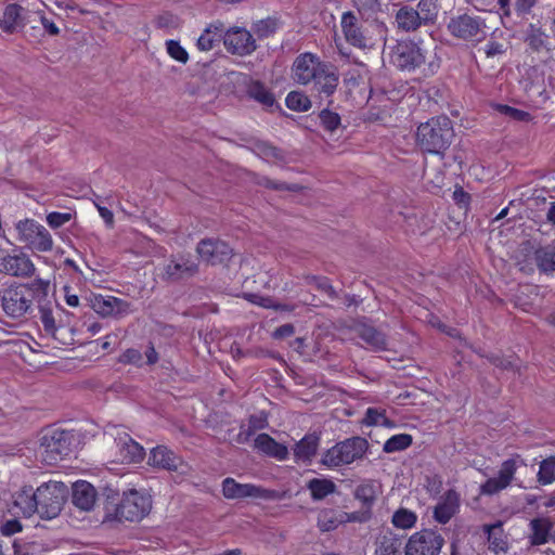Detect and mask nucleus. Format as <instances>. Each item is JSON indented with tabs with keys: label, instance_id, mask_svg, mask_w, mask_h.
I'll list each match as a JSON object with an SVG mask.
<instances>
[{
	"label": "nucleus",
	"instance_id": "1",
	"mask_svg": "<svg viewBox=\"0 0 555 555\" xmlns=\"http://www.w3.org/2000/svg\"><path fill=\"white\" fill-rule=\"evenodd\" d=\"M49 281L35 279L31 283L11 285L1 292V307L7 317L20 320L33 312V302L48 296Z\"/></svg>",
	"mask_w": 555,
	"mask_h": 555
},
{
	"label": "nucleus",
	"instance_id": "2",
	"mask_svg": "<svg viewBox=\"0 0 555 555\" xmlns=\"http://www.w3.org/2000/svg\"><path fill=\"white\" fill-rule=\"evenodd\" d=\"M390 62L401 70L412 72L422 66L425 75H433L440 64L436 53L428 50L422 42L400 40L390 47Z\"/></svg>",
	"mask_w": 555,
	"mask_h": 555
},
{
	"label": "nucleus",
	"instance_id": "3",
	"mask_svg": "<svg viewBox=\"0 0 555 555\" xmlns=\"http://www.w3.org/2000/svg\"><path fill=\"white\" fill-rule=\"evenodd\" d=\"M455 137L453 122L446 116H436L417 127V146L426 153L444 155Z\"/></svg>",
	"mask_w": 555,
	"mask_h": 555
},
{
	"label": "nucleus",
	"instance_id": "4",
	"mask_svg": "<svg viewBox=\"0 0 555 555\" xmlns=\"http://www.w3.org/2000/svg\"><path fill=\"white\" fill-rule=\"evenodd\" d=\"M75 441V434L70 430L48 429L40 439L42 462L47 465H56L72 454Z\"/></svg>",
	"mask_w": 555,
	"mask_h": 555
},
{
	"label": "nucleus",
	"instance_id": "5",
	"mask_svg": "<svg viewBox=\"0 0 555 555\" xmlns=\"http://www.w3.org/2000/svg\"><path fill=\"white\" fill-rule=\"evenodd\" d=\"M369 449V442L362 437H352L336 443L321 459V464L335 468L362 459Z\"/></svg>",
	"mask_w": 555,
	"mask_h": 555
},
{
	"label": "nucleus",
	"instance_id": "6",
	"mask_svg": "<svg viewBox=\"0 0 555 555\" xmlns=\"http://www.w3.org/2000/svg\"><path fill=\"white\" fill-rule=\"evenodd\" d=\"M37 514L42 519H53L62 511L67 496V487L61 481H49L37 489Z\"/></svg>",
	"mask_w": 555,
	"mask_h": 555
},
{
	"label": "nucleus",
	"instance_id": "7",
	"mask_svg": "<svg viewBox=\"0 0 555 555\" xmlns=\"http://www.w3.org/2000/svg\"><path fill=\"white\" fill-rule=\"evenodd\" d=\"M152 508V501L145 493L135 489L124 491L119 504L115 507L114 519L127 521H140Z\"/></svg>",
	"mask_w": 555,
	"mask_h": 555
},
{
	"label": "nucleus",
	"instance_id": "8",
	"mask_svg": "<svg viewBox=\"0 0 555 555\" xmlns=\"http://www.w3.org/2000/svg\"><path fill=\"white\" fill-rule=\"evenodd\" d=\"M18 242L26 247L46 253L53 247V240L49 231L34 219H23L15 224Z\"/></svg>",
	"mask_w": 555,
	"mask_h": 555
},
{
	"label": "nucleus",
	"instance_id": "9",
	"mask_svg": "<svg viewBox=\"0 0 555 555\" xmlns=\"http://www.w3.org/2000/svg\"><path fill=\"white\" fill-rule=\"evenodd\" d=\"M159 270L163 281L177 283L195 276L199 271V264L191 255L178 254L170 256Z\"/></svg>",
	"mask_w": 555,
	"mask_h": 555
},
{
	"label": "nucleus",
	"instance_id": "10",
	"mask_svg": "<svg viewBox=\"0 0 555 555\" xmlns=\"http://www.w3.org/2000/svg\"><path fill=\"white\" fill-rule=\"evenodd\" d=\"M449 33L465 41H481L486 38V23L479 16L461 14L452 17L448 24Z\"/></svg>",
	"mask_w": 555,
	"mask_h": 555
},
{
	"label": "nucleus",
	"instance_id": "11",
	"mask_svg": "<svg viewBox=\"0 0 555 555\" xmlns=\"http://www.w3.org/2000/svg\"><path fill=\"white\" fill-rule=\"evenodd\" d=\"M369 18L357 15L352 11L344 12L341 15L340 26L346 41L358 48L366 49L371 46V37L369 29L364 26Z\"/></svg>",
	"mask_w": 555,
	"mask_h": 555
},
{
	"label": "nucleus",
	"instance_id": "12",
	"mask_svg": "<svg viewBox=\"0 0 555 555\" xmlns=\"http://www.w3.org/2000/svg\"><path fill=\"white\" fill-rule=\"evenodd\" d=\"M196 253L210 266H228L234 256L233 248L227 242L214 237L201 240L196 245Z\"/></svg>",
	"mask_w": 555,
	"mask_h": 555
},
{
	"label": "nucleus",
	"instance_id": "13",
	"mask_svg": "<svg viewBox=\"0 0 555 555\" xmlns=\"http://www.w3.org/2000/svg\"><path fill=\"white\" fill-rule=\"evenodd\" d=\"M443 544L444 539L440 533L425 529L410 537L404 553L405 555H439Z\"/></svg>",
	"mask_w": 555,
	"mask_h": 555
},
{
	"label": "nucleus",
	"instance_id": "14",
	"mask_svg": "<svg viewBox=\"0 0 555 555\" xmlns=\"http://www.w3.org/2000/svg\"><path fill=\"white\" fill-rule=\"evenodd\" d=\"M222 494L229 500H243L247 498L270 500L274 491L253 483H240L234 478L227 477L222 481Z\"/></svg>",
	"mask_w": 555,
	"mask_h": 555
},
{
	"label": "nucleus",
	"instance_id": "15",
	"mask_svg": "<svg viewBox=\"0 0 555 555\" xmlns=\"http://www.w3.org/2000/svg\"><path fill=\"white\" fill-rule=\"evenodd\" d=\"M327 64L328 63L321 62L320 59L312 53H301L293 63V78L300 85H308Z\"/></svg>",
	"mask_w": 555,
	"mask_h": 555
},
{
	"label": "nucleus",
	"instance_id": "16",
	"mask_svg": "<svg viewBox=\"0 0 555 555\" xmlns=\"http://www.w3.org/2000/svg\"><path fill=\"white\" fill-rule=\"evenodd\" d=\"M223 44L228 52L245 56L251 54L257 44L250 31L242 27H232L223 36Z\"/></svg>",
	"mask_w": 555,
	"mask_h": 555
},
{
	"label": "nucleus",
	"instance_id": "17",
	"mask_svg": "<svg viewBox=\"0 0 555 555\" xmlns=\"http://www.w3.org/2000/svg\"><path fill=\"white\" fill-rule=\"evenodd\" d=\"M35 271L34 262L25 253L7 255L0 259L1 273L16 278H29L34 275Z\"/></svg>",
	"mask_w": 555,
	"mask_h": 555
},
{
	"label": "nucleus",
	"instance_id": "18",
	"mask_svg": "<svg viewBox=\"0 0 555 555\" xmlns=\"http://www.w3.org/2000/svg\"><path fill=\"white\" fill-rule=\"evenodd\" d=\"M12 508L15 514H22L24 517H30L38 509L37 490L31 486H24L12 495Z\"/></svg>",
	"mask_w": 555,
	"mask_h": 555
},
{
	"label": "nucleus",
	"instance_id": "19",
	"mask_svg": "<svg viewBox=\"0 0 555 555\" xmlns=\"http://www.w3.org/2000/svg\"><path fill=\"white\" fill-rule=\"evenodd\" d=\"M313 90L322 98H331L337 90L339 75L332 64L324 66L322 70L313 78Z\"/></svg>",
	"mask_w": 555,
	"mask_h": 555
},
{
	"label": "nucleus",
	"instance_id": "20",
	"mask_svg": "<svg viewBox=\"0 0 555 555\" xmlns=\"http://www.w3.org/2000/svg\"><path fill=\"white\" fill-rule=\"evenodd\" d=\"M92 309L103 315H120L128 311L129 305L114 296L93 295L90 299Z\"/></svg>",
	"mask_w": 555,
	"mask_h": 555
},
{
	"label": "nucleus",
	"instance_id": "21",
	"mask_svg": "<svg viewBox=\"0 0 555 555\" xmlns=\"http://www.w3.org/2000/svg\"><path fill=\"white\" fill-rule=\"evenodd\" d=\"M354 498L362 503L364 512L361 516L358 513H352L349 517L350 520L365 521L371 517V508L376 501V488L372 480L359 485L354 490Z\"/></svg>",
	"mask_w": 555,
	"mask_h": 555
},
{
	"label": "nucleus",
	"instance_id": "22",
	"mask_svg": "<svg viewBox=\"0 0 555 555\" xmlns=\"http://www.w3.org/2000/svg\"><path fill=\"white\" fill-rule=\"evenodd\" d=\"M460 508V494L454 490H448L439 503L435 506L434 518L439 524L446 525Z\"/></svg>",
	"mask_w": 555,
	"mask_h": 555
},
{
	"label": "nucleus",
	"instance_id": "23",
	"mask_svg": "<svg viewBox=\"0 0 555 555\" xmlns=\"http://www.w3.org/2000/svg\"><path fill=\"white\" fill-rule=\"evenodd\" d=\"M149 464L166 470L177 472L183 465V461L168 448L157 446L151 450Z\"/></svg>",
	"mask_w": 555,
	"mask_h": 555
},
{
	"label": "nucleus",
	"instance_id": "24",
	"mask_svg": "<svg viewBox=\"0 0 555 555\" xmlns=\"http://www.w3.org/2000/svg\"><path fill=\"white\" fill-rule=\"evenodd\" d=\"M98 500L95 488L88 481L78 480L73 485L72 502L81 511H91Z\"/></svg>",
	"mask_w": 555,
	"mask_h": 555
},
{
	"label": "nucleus",
	"instance_id": "25",
	"mask_svg": "<svg viewBox=\"0 0 555 555\" xmlns=\"http://www.w3.org/2000/svg\"><path fill=\"white\" fill-rule=\"evenodd\" d=\"M122 462L139 463L144 459L142 446L134 441L127 433L118 434L115 438Z\"/></svg>",
	"mask_w": 555,
	"mask_h": 555
},
{
	"label": "nucleus",
	"instance_id": "26",
	"mask_svg": "<svg viewBox=\"0 0 555 555\" xmlns=\"http://www.w3.org/2000/svg\"><path fill=\"white\" fill-rule=\"evenodd\" d=\"M357 335L373 350L387 349V336L369 322H359L354 326Z\"/></svg>",
	"mask_w": 555,
	"mask_h": 555
},
{
	"label": "nucleus",
	"instance_id": "27",
	"mask_svg": "<svg viewBox=\"0 0 555 555\" xmlns=\"http://www.w3.org/2000/svg\"><path fill=\"white\" fill-rule=\"evenodd\" d=\"M320 446V435L310 433L305 435L293 448L295 462L311 463Z\"/></svg>",
	"mask_w": 555,
	"mask_h": 555
},
{
	"label": "nucleus",
	"instance_id": "28",
	"mask_svg": "<svg viewBox=\"0 0 555 555\" xmlns=\"http://www.w3.org/2000/svg\"><path fill=\"white\" fill-rule=\"evenodd\" d=\"M24 11L25 9L17 3L8 4L0 16V28L7 34H14L25 27Z\"/></svg>",
	"mask_w": 555,
	"mask_h": 555
},
{
	"label": "nucleus",
	"instance_id": "29",
	"mask_svg": "<svg viewBox=\"0 0 555 555\" xmlns=\"http://www.w3.org/2000/svg\"><path fill=\"white\" fill-rule=\"evenodd\" d=\"M525 43L533 53H542L545 52L548 55H552V47L548 41V35L535 24H529L525 31Z\"/></svg>",
	"mask_w": 555,
	"mask_h": 555
},
{
	"label": "nucleus",
	"instance_id": "30",
	"mask_svg": "<svg viewBox=\"0 0 555 555\" xmlns=\"http://www.w3.org/2000/svg\"><path fill=\"white\" fill-rule=\"evenodd\" d=\"M255 448L269 457L278 461H285L288 459L289 451L286 446L275 441L268 434H259L255 439Z\"/></svg>",
	"mask_w": 555,
	"mask_h": 555
},
{
	"label": "nucleus",
	"instance_id": "31",
	"mask_svg": "<svg viewBox=\"0 0 555 555\" xmlns=\"http://www.w3.org/2000/svg\"><path fill=\"white\" fill-rule=\"evenodd\" d=\"M531 534L529 543L531 546L542 545L552 539L553 522L548 518H533L529 524Z\"/></svg>",
	"mask_w": 555,
	"mask_h": 555
},
{
	"label": "nucleus",
	"instance_id": "32",
	"mask_svg": "<svg viewBox=\"0 0 555 555\" xmlns=\"http://www.w3.org/2000/svg\"><path fill=\"white\" fill-rule=\"evenodd\" d=\"M398 27L404 31H415L425 25L418 11L410 5H403L396 13Z\"/></svg>",
	"mask_w": 555,
	"mask_h": 555
},
{
	"label": "nucleus",
	"instance_id": "33",
	"mask_svg": "<svg viewBox=\"0 0 555 555\" xmlns=\"http://www.w3.org/2000/svg\"><path fill=\"white\" fill-rule=\"evenodd\" d=\"M403 541L392 532H386L376 540L375 555H401Z\"/></svg>",
	"mask_w": 555,
	"mask_h": 555
},
{
	"label": "nucleus",
	"instance_id": "34",
	"mask_svg": "<svg viewBox=\"0 0 555 555\" xmlns=\"http://www.w3.org/2000/svg\"><path fill=\"white\" fill-rule=\"evenodd\" d=\"M307 488L313 501H321L336 491V485L326 478H313L308 481Z\"/></svg>",
	"mask_w": 555,
	"mask_h": 555
},
{
	"label": "nucleus",
	"instance_id": "35",
	"mask_svg": "<svg viewBox=\"0 0 555 555\" xmlns=\"http://www.w3.org/2000/svg\"><path fill=\"white\" fill-rule=\"evenodd\" d=\"M247 93L249 98L254 99L266 107H272L275 104L274 94L270 92L260 81H253L248 87Z\"/></svg>",
	"mask_w": 555,
	"mask_h": 555
},
{
	"label": "nucleus",
	"instance_id": "36",
	"mask_svg": "<svg viewBox=\"0 0 555 555\" xmlns=\"http://www.w3.org/2000/svg\"><path fill=\"white\" fill-rule=\"evenodd\" d=\"M537 266L541 272L555 271V249L551 246L538 248L534 253Z\"/></svg>",
	"mask_w": 555,
	"mask_h": 555
},
{
	"label": "nucleus",
	"instance_id": "37",
	"mask_svg": "<svg viewBox=\"0 0 555 555\" xmlns=\"http://www.w3.org/2000/svg\"><path fill=\"white\" fill-rule=\"evenodd\" d=\"M37 304L40 312V321L44 331L49 334H54L56 331V325L52 314V309L50 307L51 302L48 300V296L38 298Z\"/></svg>",
	"mask_w": 555,
	"mask_h": 555
},
{
	"label": "nucleus",
	"instance_id": "38",
	"mask_svg": "<svg viewBox=\"0 0 555 555\" xmlns=\"http://www.w3.org/2000/svg\"><path fill=\"white\" fill-rule=\"evenodd\" d=\"M537 480L542 486L555 481V455H551L540 462Z\"/></svg>",
	"mask_w": 555,
	"mask_h": 555
},
{
	"label": "nucleus",
	"instance_id": "39",
	"mask_svg": "<svg viewBox=\"0 0 555 555\" xmlns=\"http://www.w3.org/2000/svg\"><path fill=\"white\" fill-rule=\"evenodd\" d=\"M415 10L418 11L421 18L427 26L436 22L439 7L437 0H420Z\"/></svg>",
	"mask_w": 555,
	"mask_h": 555
},
{
	"label": "nucleus",
	"instance_id": "40",
	"mask_svg": "<svg viewBox=\"0 0 555 555\" xmlns=\"http://www.w3.org/2000/svg\"><path fill=\"white\" fill-rule=\"evenodd\" d=\"M413 442V438L409 434H398L390 437L383 446L385 453H395L408 449Z\"/></svg>",
	"mask_w": 555,
	"mask_h": 555
},
{
	"label": "nucleus",
	"instance_id": "41",
	"mask_svg": "<svg viewBox=\"0 0 555 555\" xmlns=\"http://www.w3.org/2000/svg\"><path fill=\"white\" fill-rule=\"evenodd\" d=\"M278 27L279 22L276 18L267 17L255 22L251 26V29L259 39H263L275 34Z\"/></svg>",
	"mask_w": 555,
	"mask_h": 555
},
{
	"label": "nucleus",
	"instance_id": "42",
	"mask_svg": "<svg viewBox=\"0 0 555 555\" xmlns=\"http://www.w3.org/2000/svg\"><path fill=\"white\" fill-rule=\"evenodd\" d=\"M417 516L414 512L406 508H399L392 515L391 522L400 529H410L416 524Z\"/></svg>",
	"mask_w": 555,
	"mask_h": 555
},
{
	"label": "nucleus",
	"instance_id": "43",
	"mask_svg": "<svg viewBox=\"0 0 555 555\" xmlns=\"http://www.w3.org/2000/svg\"><path fill=\"white\" fill-rule=\"evenodd\" d=\"M286 106L296 112H306L311 107L309 98L299 91H292L285 99Z\"/></svg>",
	"mask_w": 555,
	"mask_h": 555
},
{
	"label": "nucleus",
	"instance_id": "44",
	"mask_svg": "<svg viewBox=\"0 0 555 555\" xmlns=\"http://www.w3.org/2000/svg\"><path fill=\"white\" fill-rule=\"evenodd\" d=\"M102 498L104 500V509L106 511L107 517H114L115 507L120 502V492L118 489L112 486H106L102 490Z\"/></svg>",
	"mask_w": 555,
	"mask_h": 555
},
{
	"label": "nucleus",
	"instance_id": "45",
	"mask_svg": "<svg viewBox=\"0 0 555 555\" xmlns=\"http://www.w3.org/2000/svg\"><path fill=\"white\" fill-rule=\"evenodd\" d=\"M332 103H333V101L328 100L327 106H331ZM319 119H320L322 127L325 130L331 131V132L335 131L340 125V116L337 113L328 109V107L323 108L319 113Z\"/></svg>",
	"mask_w": 555,
	"mask_h": 555
},
{
	"label": "nucleus",
	"instance_id": "46",
	"mask_svg": "<svg viewBox=\"0 0 555 555\" xmlns=\"http://www.w3.org/2000/svg\"><path fill=\"white\" fill-rule=\"evenodd\" d=\"M362 423L366 426L383 425L390 427L392 425L391 421H389L386 416L385 411L378 410L376 408H369L366 410Z\"/></svg>",
	"mask_w": 555,
	"mask_h": 555
},
{
	"label": "nucleus",
	"instance_id": "47",
	"mask_svg": "<svg viewBox=\"0 0 555 555\" xmlns=\"http://www.w3.org/2000/svg\"><path fill=\"white\" fill-rule=\"evenodd\" d=\"M254 150L260 157H262L267 160H270V159L282 160L284 158L283 153L280 149L275 147L264 141L256 142Z\"/></svg>",
	"mask_w": 555,
	"mask_h": 555
},
{
	"label": "nucleus",
	"instance_id": "48",
	"mask_svg": "<svg viewBox=\"0 0 555 555\" xmlns=\"http://www.w3.org/2000/svg\"><path fill=\"white\" fill-rule=\"evenodd\" d=\"M501 528V521H498L493 525H483V532L487 534L489 543L495 551L504 548V541L499 537Z\"/></svg>",
	"mask_w": 555,
	"mask_h": 555
},
{
	"label": "nucleus",
	"instance_id": "49",
	"mask_svg": "<svg viewBox=\"0 0 555 555\" xmlns=\"http://www.w3.org/2000/svg\"><path fill=\"white\" fill-rule=\"evenodd\" d=\"M353 4L358 10V14L366 18L380 11L379 0H353Z\"/></svg>",
	"mask_w": 555,
	"mask_h": 555
},
{
	"label": "nucleus",
	"instance_id": "50",
	"mask_svg": "<svg viewBox=\"0 0 555 555\" xmlns=\"http://www.w3.org/2000/svg\"><path fill=\"white\" fill-rule=\"evenodd\" d=\"M516 469H517L516 460H514V459L506 460L502 463L496 478L503 485H505V487H508L513 480Z\"/></svg>",
	"mask_w": 555,
	"mask_h": 555
},
{
	"label": "nucleus",
	"instance_id": "51",
	"mask_svg": "<svg viewBox=\"0 0 555 555\" xmlns=\"http://www.w3.org/2000/svg\"><path fill=\"white\" fill-rule=\"evenodd\" d=\"M166 50L170 57L182 64H185L189 61V53L177 40H167Z\"/></svg>",
	"mask_w": 555,
	"mask_h": 555
},
{
	"label": "nucleus",
	"instance_id": "52",
	"mask_svg": "<svg viewBox=\"0 0 555 555\" xmlns=\"http://www.w3.org/2000/svg\"><path fill=\"white\" fill-rule=\"evenodd\" d=\"M486 358L488 359V361L491 364H493L494 366L500 367L502 370H506V371L518 370V365L514 362L512 357L506 358L501 354L490 353V354H487Z\"/></svg>",
	"mask_w": 555,
	"mask_h": 555
},
{
	"label": "nucleus",
	"instance_id": "53",
	"mask_svg": "<svg viewBox=\"0 0 555 555\" xmlns=\"http://www.w3.org/2000/svg\"><path fill=\"white\" fill-rule=\"evenodd\" d=\"M73 215L69 212L52 211L47 216V222L52 229H59L65 223L69 222Z\"/></svg>",
	"mask_w": 555,
	"mask_h": 555
},
{
	"label": "nucleus",
	"instance_id": "54",
	"mask_svg": "<svg viewBox=\"0 0 555 555\" xmlns=\"http://www.w3.org/2000/svg\"><path fill=\"white\" fill-rule=\"evenodd\" d=\"M498 109L500 113L509 117L513 120L526 121L530 117L529 113L518 109V108H515V107H512V106H508V105L500 104V105H498Z\"/></svg>",
	"mask_w": 555,
	"mask_h": 555
},
{
	"label": "nucleus",
	"instance_id": "55",
	"mask_svg": "<svg viewBox=\"0 0 555 555\" xmlns=\"http://www.w3.org/2000/svg\"><path fill=\"white\" fill-rule=\"evenodd\" d=\"M118 362L142 366V354L139 350L129 348L119 356Z\"/></svg>",
	"mask_w": 555,
	"mask_h": 555
},
{
	"label": "nucleus",
	"instance_id": "56",
	"mask_svg": "<svg viewBox=\"0 0 555 555\" xmlns=\"http://www.w3.org/2000/svg\"><path fill=\"white\" fill-rule=\"evenodd\" d=\"M218 42V35H210V30H204L196 46L201 51H210Z\"/></svg>",
	"mask_w": 555,
	"mask_h": 555
},
{
	"label": "nucleus",
	"instance_id": "57",
	"mask_svg": "<svg viewBox=\"0 0 555 555\" xmlns=\"http://www.w3.org/2000/svg\"><path fill=\"white\" fill-rule=\"evenodd\" d=\"M505 488V485H503L496 477L489 478L480 486V494L493 495Z\"/></svg>",
	"mask_w": 555,
	"mask_h": 555
},
{
	"label": "nucleus",
	"instance_id": "58",
	"mask_svg": "<svg viewBox=\"0 0 555 555\" xmlns=\"http://www.w3.org/2000/svg\"><path fill=\"white\" fill-rule=\"evenodd\" d=\"M258 184H260L267 189H272V190H276V191H284V190L297 191L299 189L297 184L288 185L284 182L273 181V180L269 179L268 177L260 178V180L258 181Z\"/></svg>",
	"mask_w": 555,
	"mask_h": 555
},
{
	"label": "nucleus",
	"instance_id": "59",
	"mask_svg": "<svg viewBox=\"0 0 555 555\" xmlns=\"http://www.w3.org/2000/svg\"><path fill=\"white\" fill-rule=\"evenodd\" d=\"M23 530V526L17 519H9L4 521L0 527V532L4 537H11Z\"/></svg>",
	"mask_w": 555,
	"mask_h": 555
},
{
	"label": "nucleus",
	"instance_id": "60",
	"mask_svg": "<svg viewBox=\"0 0 555 555\" xmlns=\"http://www.w3.org/2000/svg\"><path fill=\"white\" fill-rule=\"evenodd\" d=\"M537 2L538 0H516L515 11L519 16L527 15L531 12Z\"/></svg>",
	"mask_w": 555,
	"mask_h": 555
},
{
	"label": "nucleus",
	"instance_id": "61",
	"mask_svg": "<svg viewBox=\"0 0 555 555\" xmlns=\"http://www.w3.org/2000/svg\"><path fill=\"white\" fill-rule=\"evenodd\" d=\"M451 555H478L474 548L461 543L460 541H453L451 544Z\"/></svg>",
	"mask_w": 555,
	"mask_h": 555
},
{
	"label": "nucleus",
	"instance_id": "62",
	"mask_svg": "<svg viewBox=\"0 0 555 555\" xmlns=\"http://www.w3.org/2000/svg\"><path fill=\"white\" fill-rule=\"evenodd\" d=\"M295 333V327L291 323L283 324L275 328L273 332V337L275 339H283L291 337Z\"/></svg>",
	"mask_w": 555,
	"mask_h": 555
},
{
	"label": "nucleus",
	"instance_id": "63",
	"mask_svg": "<svg viewBox=\"0 0 555 555\" xmlns=\"http://www.w3.org/2000/svg\"><path fill=\"white\" fill-rule=\"evenodd\" d=\"M453 199L460 207L465 208L470 202V195L462 188H457L453 192Z\"/></svg>",
	"mask_w": 555,
	"mask_h": 555
},
{
	"label": "nucleus",
	"instance_id": "64",
	"mask_svg": "<svg viewBox=\"0 0 555 555\" xmlns=\"http://www.w3.org/2000/svg\"><path fill=\"white\" fill-rule=\"evenodd\" d=\"M317 286L320 291L325 293L331 299L337 298V293L334 289V287L330 284L327 279H318Z\"/></svg>",
	"mask_w": 555,
	"mask_h": 555
}]
</instances>
